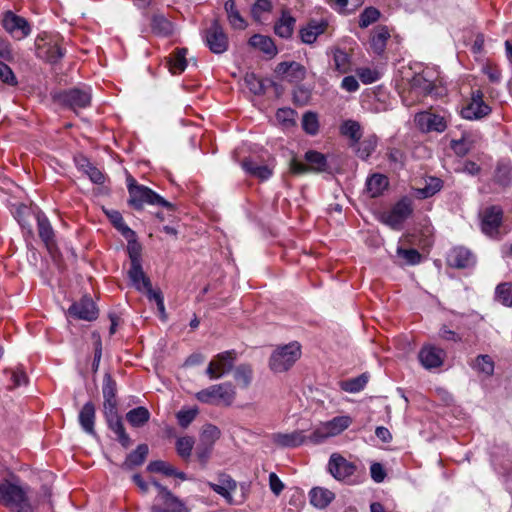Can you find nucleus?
Segmentation results:
<instances>
[{"mask_svg": "<svg viewBox=\"0 0 512 512\" xmlns=\"http://www.w3.org/2000/svg\"><path fill=\"white\" fill-rule=\"evenodd\" d=\"M380 17V12L374 7H367L359 16V26L366 28L376 22Z\"/></svg>", "mask_w": 512, "mask_h": 512, "instance_id": "obj_54", "label": "nucleus"}, {"mask_svg": "<svg viewBox=\"0 0 512 512\" xmlns=\"http://www.w3.org/2000/svg\"><path fill=\"white\" fill-rule=\"evenodd\" d=\"M390 38V32L387 27H378L372 38H371V47L373 51L377 54H382L386 48V43Z\"/></svg>", "mask_w": 512, "mask_h": 512, "instance_id": "obj_41", "label": "nucleus"}, {"mask_svg": "<svg viewBox=\"0 0 512 512\" xmlns=\"http://www.w3.org/2000/svg\"><path fill=\"white\" fill-rule=\"evenodd\" d=\"M484 94L480 89L473 90L469 103L461 110V115L467 120H478L491 113V108L483 100Z\"/></svg>", "mask_w": 512, "mask_h": 512, "instance_id": "obj_11", "label": "nucleus"}, {"mask_svg": "<svg viewBox=\"0 0 512 512\" xmlns=\"http://www.w3.org/2000/svg\"><path fill=\"white\" fill-rule=\"evenodd\" d=\"M340 132L342 135L349 137L353 141V144L359 142L362 137L361 126L354 120L344 121L340 127Z\"/></svg>", "mask_w": 512, "mask_h": 512, "instance_id": "obj_44", "label": "nucleus"}, {"mask_svg": "<svg viewBox=\"0 0 512 512\" xmlns=\"http://www.w3.org/2000/svg\"><path fill=\"white\" fill-rule=\"evenodd\" d=\"M442 186L443 182L440 178L430 177L427 180L425 187L421 190V193L424 198H428L439 192Z\"/></svg>", "mask_w": 512, "mask_h": 512, "instance_id": "obj_59", "label": "nucleus"}, {"mask_svg": "<svg viewBox=\"0 0 512 512\" xmlns=\"http://www.w3.org/2000/svg\"><path fill=\"white\" fill-rule=\"evenodd\" d=\"M328 471L336 480L344 481L355 473L356 465L340 454L334 453L330 456Z\"/></svg>", "mask_w": 512, "mask_h": 512, "instance_id": "obj_15", "label": "nucleus"}, {"mask_svg": "<svg viewBox=\"0 0 512 512\" xmlns=\"http://www.w3.org/2000/svg\"><path fill=\"white\" fill-rule=\"evenodd\" d=\"M301 356V346L294 341L277 347L269 358V368L275 373L288 371Z\"/></svg>", "mask_w": 512, "mask_h": 512, "instance_id": "obj_2", "label": "nucleus"}, {"mask_svg": "<svg viewBox=\"0 0 512 512\" xmlns=\"http://www.w3.org/2000/svg\"><path fill=\"white\" fill-rule=\"evenodd\" d=\"M152 32L158 36H169L174 31L173 23L163 14H154L151 18Z\"/></svg>", "mask_w": 512, "mask_h": 512, "instance_id": "obj_31", "label": "nucleus"}, {"mask_svg": "<svg viewBox=\"0 0 512 512\" xmlns=\"http://www.w3.org/2000/svg\"><path fill=\"white\" fill-rule=\"evenodd\" d=\"M244 82L253 94H264L265 87L263 81L262 79L258 78L254 73H247L244 77Z\"/></svg>", "mask_w": 512, "mask_h": 512, "instance_id": "obj_55", "label": "nucleus"}, {"mask_svg": "<svg viewBox=\"0 0 512 512\" xmlns=\"http://www.w3.org/2000/svg\"><path fill=\"white\" fill-rule=\"evenodd\" d=\"M388 184L389 182L386 176L376 173L367 179L366 189L370 196L375 198L382 194Z\"/></svg>", "mask_w": 512, "mask_h": 512, "instance_id": "obj_35", "label": "nucleus"}, {"mask_svg": "<svg viewBox=\"0 0 512 512\" xmlns=\"http://www.w3.org/2000/svg\"><path fill=\"white\" fill-rule=\"evenodd\" d=\"M91 92L89 89L71 88L60 92L56 99L59 103L72 110L83 109L91 103Z\"/></svg>", "mask_w": 512, "mask_h": 512, "instance_id": "obj_10", "label": "nucleus"}, {"mask_svg": "<svg viewBox=\"0 0 512 512\" xmlns=\"http://www.w3.org/2000/svg\"><path fill=\"white\" fill-rule=\"evenodd\" d=\"M444 356V350L432 345H427L420 350L418 358L426 369H432L442 365Z\"/></svg>", "mask_w": 512, "mask_h": 512, "instance_id": "obj_23", "label": "nucleus"}, {"mask_svg": "<svg viewBox=\"0 0 512 512\" xmlns=\"http://www.w3.org/2000/svg\"><path fill=\"white\" fill-rule=\"evenodd\" d=\"M476 262L473 253L462 246L454 247L447 256V264L457 269H465L474 266Z\"/></svg>", "mask_w": 512, "mask_h": 512, "instance_id": "obj_20", "label": "nucleus"}, {"mask_svg": "<svg viewBox=\"0 0 512 512\" xmlns=\"http://www.w3.org/2000/svg\"><path fill=\"white\" fill-rule=\"evenodd\" d=\"M325 29V23L310 22L306 27L300 30V38L303 43L312 44L320 34L324 33Z\"/></svg>", "mask_w": 512, "mask_h": 512, "instance_id": "obj_38", "label": "nucleus"}, {"mask_svg": "<svg viewBox=\"0 0 512 512\" xmlns=\"http://www.w3.org/2000/svg\"><path fill=\"white\" fill-rule=\"evenodd\" d=\"M271 440L281 448H296L309 440V436L304 435V430H295L291 433H273Z\"/></svg>", "mask_w": 512, "mask_h": 512, "instance_id": "obj_22", "label": "nucleus"}, {"mask_svg": "<svg viewBox=\"0 0 512 512\" xmlns=\"http://www.w3.org/2000/svg\"><path fill=\"white\" fill-rule=\"evenodd\" d=\"M147 470L153 473H162L166 476H175L182 480L186 479V474L184 472H179L172 465L162 460L150 462L147 466Z\"/></svg>", "mask_w": 512, "mask_h": 512, "instance_id": "obj_37", "label": "nucleus"}, {"mask_svg": "<svg viewBox=\"0 0 512 512\" xmlns=\"http://www.w3.org/2000/svg\"><path fill=\"white\" fill-rule=\"evenodd\" d=\"M104 418L110 430H112L116 436L118 442L124 447H130L132 441L129 435L126 433L121 416L118 414L117 409L103 411Z\"/></svg>", "mask_w": 512, "mask_h": 512, "instance_id": "obj_18", "label": "nucleus"}, {"mask_svg": "<svg viewBox=\"0 0 512 512\" xmlns=\"http://www.w3.org/2000/svg\"><path fill=\"white\" fill-rule=\"evenodd\" d=\"M0 80L10 86H16L18 84L12 69L2 61H0Z\"/></svg>", "mask_w": 512, "mask_h": 512, "instance_id": "obj_62", "label": "nucleus"}, {"mask_svg": "<svg viewBox=\"0 0 512 512\" xmlns=\"http://www.w3.org/2000/svg\"><path fill=\"white\" fill-rule=\"evenodd\" d=\"M275 72L283 79L291 83L301 82L306 77L305 67L295 61L279 63L275 69Z\"/></svg>", "mask_w": 512, "mask_h": 512, "instance_id": "obj_21", "label": "nucleus"}, {"mask_svg": "<svg viewBox=\"0 0 512 512\" xmlns=\"http://www.w3.org/2000/svg\"><path fill=\"white\" fill-rule=\"evenodd\" d=\"M195 441L193 437L183 436L176 441V450L178 455L183 459H188L191 456L192 449Z\"/></svg>", "mask_w": 512, "mask_h": 512, "instance_id": "obj_51", "label": "nucleus"}, {"mask_svg": "<svg viewBox=\"0 0 512 512\" xmlns=\"http://www.w3.org/2000/svg\"><path fill=\"white\" fill-rule=\"evenodd\" d=\"M397 254L403 258L408 265H416L421 262L422 255L416 249L398 248Z\"/></svg>", "mask_w": 512, "mask_h": 512, "instance_id": "obj_58", "label": "nucleus"}, {"mask_svg": "<svg viewBox=\"0 0 512 512\" xmlns=\"http://www.w3.org/2000/svg\"><path fill=\"white\" fill-rule=\"evenodd\" d=\"M2 24L7 32L18 39L28 36L31 31L28 22L11 11L5 13Z\"/></svg>", "mask_w": 512, "mask_h": 512, "instance_id": "obj_19", "label": "nucleus"}, {"mask_svg": "<svg viewBox=\"0 0 512 512\" xmlns=\"http://www.w3.org/2000/svg\"><path fill=\"white\" fill-rule=\"evenodd\" d=\"M172 499L165 498L163 503L165 504L167 510L170 512H190V509L185 506V504L174 494H172Z\"/></svg>", "mask_w": 512, "mask_h": 512, "instance_id": "obj_63", "label": "nucleus"}, {"mask_svg": "<svg viewBox=\"0 0 512 512\" xmlns=\"http://www.w3.org/2000/svg\"><path fill=\"white\" fill-rule=\"evenodd\" d=\"M302 127L307 134L316 135L319 131L317 114L314 112H306L302 118Z\"/></svg>", "mask_w": 512, "mask_h": 512, "instance_id": "obj_52", "label": "nucleus"}, {"mask_svg": "<svg viewBox=\"0 0 512 512\" xmlns=\"http://www.w3.org/2000/svg\"><path fill=\"white\" fill-rule=\"evenodd\" d=\"M149 453V448L147 444H140L137 448L128 454L125 465L129 468L134 466H140L146 460V457Z\"/></svg>", "mask_w": 512, "mask_h": 512, "instance_id": "obj_43", "label": "nucleus"}, {"mask_svg": "<svg viewBox=\"0 0 512 512\" xmlns=\"http://www.w3.org/2000/svg\"><path fill=\"white\" fill-rule=\"evenodd\" d=\"M241 166L248 174L262 181L269 179L273 173L268 165H259L251 159H244Z\"/></svg>", "mask_w": 512, "mask_h": 512, "instance_id": "obj_29", "label": "nucleus"}, {"mask_svg": "<svg viewBox=\"0 0 512 512\" xmlns=\"http://www.w3.org/2000/svg\"><path fill=\"white\" fill-rule=\"evenodd\" d=\"M235 358L236 353L234 350L218 354L216 358L209 363L206 369V375L210 379L221 378L232 369Z\"/></svg>", "mask_w": 512, "mask_h": 512, "instance_id": "obj_12", "label": "nucleus"}, {"mask_svg": "<svg viewBox=\"0 0 512 512\" xmlns=\"http://www.w3.org/2000/svg\"><path fill=\"white\" fill-rule=\"evenodd\" d=\"M220 429L213 424H206L203 426L200 433V441L202 443L214 446L215 442L220 438Z\"/></svg>", "mask_w": 512, "mask_h": 512, "instance_id": "obj_47", "label": "nucleus"}, {"mask_svg": "<svg viewBox=\"0 0 512 512\" xmlns=\"http://www.w3.org/2000/svg\"><path fill=\"white\" fill-rule=\"evenodd\" d=\"M378 138L375 135L368 136L361 142H357L356 154L359 158L366 160L375 151Z\"/></svg>", "mask_w": 512, "mask_h": 512, "instance_id": "obj_42", "label": "nucleus"}, {"mask_svg": "<svg viewBox=\"0 0 512 512\" xmlns=\"http://www.w3.org/2000/svg\"><path fill=\"white\" fill-rule=\"evenodd\" d=\"M38 234L49 252L56 247L54 230L44 214L37 215Z\"/></svg>", "mask_w": 512, "mask_h": 512, "instance_id": "obj_26", "label": "nucleus"}, {"mask_svg": "<svg viewBox=\"0 0 512 512\" xmlns=\"http://www.w3.org/2000/svg\"><path fill=\"white\" fill-rule=\"evenodd\" d=\"M412 201L409 198H402L391 211L385 216V223L393 229H400L402 223L412 214Z\"/></svg>", "mask_w": 512, "mask_h": 512, "instance_id": "obj_14", "label": "nucleus"}, {"mask_svg": "<svg viewBox=\"0 0 512 512\" xmlns=\"http://www.w3.org/2000/svg\"><path fill=\"white\" fill-rule=\"evenodd\" d=\"M62 43L63 38L59 35L37 39L36 54L48 63H58L66 53Z\"/></svg>", "mask_w": 512, "mask_h": 512, "instance_id": "obj_5", "label": "nucleus"}, {"mask_svg": "<svg viewBox=\"0 0 512 512\" xmlns=\"http://www.w3.org/2000/svg\"><path fill=\"white\" fill-rule=\"evenodd\" d=\"M142 291L146 293L147 298L150 301L156 302L157 308L160 313L165 312L164 299L160 290H154L152 288V284L150 283V286H145Z\"/></svg>", "mask_w": 512, "mask_h": 512, "instance_id": "obj_60", "label": "nucleus"}, {"mask_svg": "<svg viewBox=\"0 0 512 512\" xmlns=\"http://www.w3.org/2000/svg\"><path fill=\"white\" fill-rule=\"evenodd\" d=\"M224 9L227 13V19L229 24L234 29L243 30L246 28L247 23L241 16L239 10L236 7L234 0H227L224 4Z\"/></svg>", "mask_w": 512, "mask_h": 512, "instance_id": "obj_33", "label": "nucleus"}, {"mask_svg": "<svg viewBox=\"0 0 512 512\" xmlns=\"http://www.w3.org/2000/svg\"><path fill=\"white\" fill-rule=\"evenodd\" d=\"M496 296L499 301L506 305L512 306V283H501L496 287Z\"/></svg>", "mask_w": 512, "mask_h": 512, "instance_id": "obj_53", "label": "nucleus"}, {"mask_svg": "<svg viewBox=\"0 0 512 512\" xmlns=\"http://www.w3.org/2000/svg\"><path fill=\"white\" fill-rule=\"evenodd\" d=\"M187 48H176L168 57L167 64L172 74H181L187 67Z\"/></svg>", "mask_w": 512, "mask_h": 512, "instance_id": "obj_27", "label": "nucleus"}, {"mask_svg": "<svg viewBox=\"0 0 512 512\" xmlns=\"http://www.w3.org/2000/svg\"><path fill=\"white\" fill-rule=\"evenodd\" d=\"M309 496L310 503L320 509L327 507L335 498L332 491L321 487L311 489Z\"/></svg>", "mask_w": 512, "mask_h": 512, "instance_id": "obj_30", "label": "nucleus"}, {"mask_svg": "<svg viewBox=\"0 0 512 512\" xmlns=\"http://www.w3.org/2000/svg\"><path fill=\"white\" fill-rule=\"evenodd\" d=\"M235 380L243 388H247L253 378V369L249 364H240L236 367L234 373Z\"/></svg>", "mask_w": 512, "mask_h": 512, "instance_id": "obj_45", "label": "nucleus"}, {"mask_svg": "<svg viewBox=\"0 0 512 512\" xmlns=\"http://www.w3.org/2000/svg\"><path fill=\"white\" fill-rule=\"evenodd\" d=\"M272 10L270 0H256L251 8V15L255 21H260L262 14Z\"/></svg>", "mask_w": 512, "mask_h": 512, "instance_id": "obj_57", "label": "nucleus"}, {"mask_svg": "<svg viewBox=\"0 0 512 512\" xmlns=\"http://www.w3.org/2000/svg\"><path fill=\"white\" fill-rule=\"evenodd\" d=\"M296 112L291 108H280L276 112V120L284 127L288 128L295 124Z\"/></svg>", "mask_w": 512, "mask_h": 512, "instance_id": "obj_56", "label": "nucleus"}, {"mask_svg": "<svg viewBox=\"0 0 512 512\" xmlns=\"http://www.w3.org/2000/svg\"><path fill=\"white\" fill-rule=\"evenodd\" d=\"M126 420L131 426L139 428L150 420V412L146 407L139 406L126 413Z\"/></svg>", "mask_w": 512, "mask_h": 512, "instance_id": "obj_39", "label": "nucleus"}, {"mask_svg": "<svg viewBox=\"0 0 512 512\" xmlns=\"http://www.w3.org/2000/svg\"><path fill=\"white\" fill-rule=\"evenodd\" d=\"M368 382V376L364 373L358 377L348 379L341 385L342 389L346 392L357 393L364 389Z\"/></svg>", "mask_w": 512, "mask_h": 512, "instance_id": "obj_48", "label": "nucleus"}, {"mask_svg": "<svg viewBox=\"0 0 512 512\" xmlns=\"http://www.w3.org/2000/svg\"><path fill=\"white\" fill-rule=\"evenodd\" d=\"M204 41L209 50L214 54H222L229 47L227 34L224 32L218 19H214L210 26L204 30Z\"/></svg>", "mask_w": 512, "mask_h": 512, "instance_id": "obj_8", "label": "nucleus"}, {"mask_svg": "<svg viewBox=\"0 0 512 512\" xmlns=\"http://www.w3.org/2000/svg\"><path fill=\"white\" fill-rule=\"evenodd\" d=\"M128 203L136 210H142L144 204L159 205L170 211L174 210V205L172 203L166 201L159 194L144 185L130 187Z\"/></svg>", "mask_w": 512, "mask_h": 512, "instance_id": "obj_3", "label": "nucleus"}, {"mask_svg": "<svg viewBox=\"0 0 512 512\" xmlns=\"http://www.w3.org/2000/svg\"><path fill=\"white\" fill-rule=\"evenodd\" d=\"M30 492V486L21 484L19 479H4L0 488V505L10 512H35L37 504L31 500Z\"/></svg>", "mask_w": 512, "mask_h": 512, "instance_id": "obj_1", "label": "nucleus"}, {"mask_svg": "<svg viewBox=\"0 0 512 512\" xmlns=\"http://www.w3.org/2000/svg\"><path fill=\"white\" fill-rule=\"evenodd\" d=\"M503 216L504 211L499 205H491L483 209L480 213L482 232L491 238L498 237Z\"/></svg>", "mask_w": 512, "mask_h": 512, "instance_id": "obj_9", "label": "nucleus"}, {"mask_svg": "<svg viewBox=\"0 0 512 512\" xmlns=\"http://www.w3.org/2000/svg\"><path fill=\"white\" fill-rule=\"evenodd\" d=\"M128 276L133 286L138 291H142L145 286H150L151 281L145 275L141 263L131 264L128 271Z\"/></svg>", "mask_w": 512, "mask_h": 512, "instance_id": "obj_36", "label": "nucleus"}, {"mask_svg": "<svg viewBox=\"0 0 512 512\" xmlns=\"http://www.w3.org/2000/svg\"><path fill=\"white\" fill-rule=\"evenodd\" d=\"M249 44L262 51L263 53L273 57L277 53V48L273 42V40L264 35L255 34L249 39Z\"/></svg>", "mask_w": 512, "mask_h": 512, "instance_id": "obj_34", "label": "nucleus"}, {"mask_svg": "<svg viewBox=\"0 0 512 512\" xmlns=\"http://www.w3.org/2000/svg\"><path fill=\"white\" fill-rule=\"evenodd\" d=\"M333 53V67L340 74H346L351 71V57L342 49L335 48Z\"/></svg>", "mask_w": 512, "mask_h": 512, "instance_id": "obj_40", "label": "nucleus"}, {"mask_svg": "<svg viewBox=\"0 0 512 512\" xmlns=\"http://www.w3.org/2000/svg\"><path fill=\"white\" fill-rule=\"evenodd\" d=\"M304 158L307 164L298 161L296 158L290 160L289 169L291 173L295 175H303L309 172L321 173L326 172L329 168L326 156L318 151L309 150L305 153Z\"/></svg>", "mask_w": 512, "mask_h": 512, "instance_id": "obj_4", "label": "nucleus"}, {"mask_svg": "<svg viewBox=\"0 0 512 512\" xmlns=\"http://www.w3.org/2000/svg\"><path fill=\"white\" fill-rule=\"evenodd\" d=\"M451 148L456 155L463 157L473 148V141L466 134H463L460 139L451 141Z\"/></svg>", "mask_w": 512, "mask_h": 512, "instance_id": "obj_49", "label": "nucleus"}, {"mask_svg": "<svg viewBox=\"0 0 512 512\" xmlns=\"http://www.w3.org/2000/svg\"><path fill=\"white\" fill-rule=\"evenodd\" d=\"M472 368L486 376H491L494 372V361L489 355H479L472 363Z\"/></svg>", "mask_w": 512, "mask_h": 512, "instance_id": "obj_46", "label": "nucleus"}, {"mask_svg": "<svg viewBox=\"0 0 512 512\" xmlns=\"http://www.w3.org/2000/svg\"><path fill=\"white\" fill-rule=\"evenodd\" d=\"M352 423L349 416H337L332 420L321 423L310 435L309 441L319 444L329 437L336 436L347 429Z\"/></svg>", "mask_w": 512, "mask_h": 512, "instance_id": "obj_6", "label": "nucleus"}, {"mask_svg": "<svg viewBox=\"0 0 512 512\" xmlns=\"http://www.w3.org/2000/svg\"><path fill=\"white\" fill-rule=\"evenodd\" d=\"M95 419V405L91 401L86 402L79 412L78 420L83 431L91 436H96Z\"/></svg>", "mask_w": 512, "mask_h": 512, "instance_id": "obj_24", "label": "nucleus"}, {"mask_svg": "<svg viewBox=\"0 0 512 512\" xmlns=\"http://www.w3.org/2000/svg\"><path fill=\"white\" fill-rule=\"evenodd\" d=\"M432 75L430 70H423L414 75L410 81L409 94L417 99L431 95L436 88Z\"/></svg>", "mask_w": 512, "mask_h": 512, "instance_id": "obj_13", "label": "nucleus"}, {"mask_svg": "<svg viewBox=\"0 0 512 512\" xmlns=\"http://www.w3.org/2000/svg\"><path fill=\"white\" fill-rule=\"evenodd\" d=\"M108 217L110 218L112 224L121 231L122 235L126 239H130V237H134L135 233L133 230H131L124 222V219L122 215L118 211H112L110 213H107Z\"/></svg>", "mask_w": 512, "mask_h": 512, "instance_id": "obj_50", "label": "nucleus"}, {"mask_svg": "<svg viewBox=\"0 0 512 512\" xmlns=\"http://www.w3.org/2000/svg\"><path fill=\"white\" fill-rule=\"evenodd\" d=\"M197 414H198L197 409L180 410L176 414L178 424L182 428H187L193 422V420L196 418Z\"/></svg>", "mask_w": 512, "mask_h": 512, "instance_id": "obj_61", "label": "nucleus"}, {"mask_svg": "<svg viewBox=\"0 0 512 512\" xmlns=\"http://www.w3.org/2000/svg\"><path fill=\"white\" fill-rule=\"evenodd\" d=\"M209 486L214 492L224 497L228 502H231V493L236 490L237 483L229 475H221L219 483H209Z\"/></svg>", "mask_w": 512, "mask_h": 512, "instance_id": "obj_28", "label": "nucleus"}, {"mask_svg": "<svg viewBox=\"0 0 512 512\" xmlns=\"http://www.w3.org/2000/svg\"><path fill=\"white\" fill-rule=\"evenodd\" d=\"M102 393L104 398L103 411L117 409V384L112 376L108 373H106L103 377Z\"/></svg>", "mask_w": 512, "mask_h": 512, "instance_id": "obj_25", "label": "nucleus"}, {"mask_svg": "<svg viewBox=\"0 0 512 512\" xmlns=\"http://www.w3.org/2000/svg\"><path fill=\"white\" fill-rule=\"evenodd\" d=\"M71 317L84 321H93L98 317V309L94 301L87 296L74 302L68 309Z\"/></svg>", "mask_w": 512, "mask_h": 512, "instance_id": "obj_16", "label": "nucleus"}, {"mask_svg": "<svg viewBox=\"0 0 512 512\" xmlns=\"http://www.w3.org/2000/svg\"><path fill=\"white\" fill-rule=\"evenodd\" d=\"M415 122L423 132H443L447 128V122L441 115L424 111L415 116Z\"/></svg>", "mask_w": 512, "mask_h": 512, "instance_id": "obj_17", "label": "nucleus"}, {"mask_svg": "<svg viewBox=\"0 0 512 512\" xmlns=\"http://www.w3.org/2000/svg\"><path fill=\"white\" fill-rule=\"evenodd\" d=\"M198 401L206 404H218L223 402L231 404L234 399V392L230 383H222L209 386L196 393Z\"/></svg>", "mask_w": 512, "mask_h": 512, "instance_id": "obj_7", "label": "nucleus"}, {"mask_svg": "<svg viewBox=\"0 0 512 512\" xmlns=\"http://www.w3.org/2000/svg\"><path fill=\"white\" fill-rule=\"evenodd\" d=\"M295 22L296 20L294 17H292L287 11H283L281 18L275 23V34L281 38L291 37Z\"/></svg>", "mask_w": 512, "mask_h": 512, "instance_id": "obj_32", "label": "nucleus"}, {"mask_svg": "<svg viewBox=\"0 0 512 512\" xmlns=\"http://www.w3.org/2000/svg\"><path fill=\"white\" fill-rule=\"evenodd\" d=\"M213 446L199 442L196 448V457L202 465H206L208 462Z\"/></svg>", "mask_w": 512, "mask_h": 512, "instance_id": "obj_64", "label": "nucleus"}]
</instances>
